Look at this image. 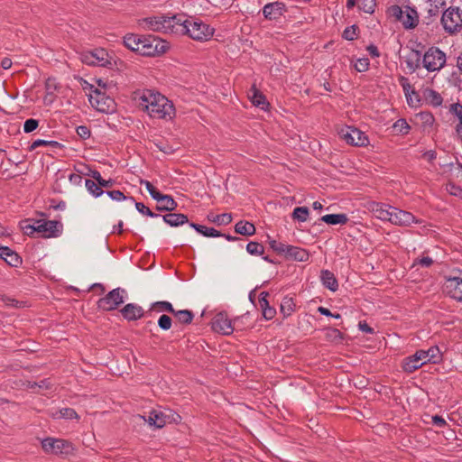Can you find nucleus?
I'll return each mask as SVG.
<instances>
[{"label": "nucleus", "instance_id": "f257e3e1", "mask_svg": "<svg viewBox=\"0 0 462 462\" xmlns=\"http://www.w3.org/2000/svg\"><path fill=\"white\" fill-rule=\"evenodd\" d=\"M134 100L152 118L170 120L175 115L172 102L154 90L143 89L137 92Z\"/></svg>", "mask_w": 462, "mask_h": 462}, {"label": "nucleus", "instance_id": "f03ea898", "mask_svg": "<svg viewBox=\"0 0 462 462\" xmlns=\"http://www.w3.org/2000/svg\"><path fill=\"white\" fill-rule=\"evenodd\" d=\"M175 36L187 35L194 41L207 42L214 34L215 29L201 20L177 14Z\"/></svg>", "mask_w": 462, "mask_h": 462}, {"label": "nucleus", "instance_id": "7ed1b4c3", "mask_svg": "<svg viewBox=\"0 0 462 462\" xmlns=\"http://www.w3.org/2000/svg\"><path fill=\"white\" fill-rule=\"evenodd\" d=\"M177 14L167 16L164 14L152 15L139 19L137 24L141 30L152 31L174 35Z\"/></svg>", "mask_w": 462, "mask_h": 462}, {"label": "nucleus", "instance_id": "20e7f679", "mask_svg": "<svg viewBox=\"0 0 462 462\" xmlns=\"http://www.w3.org/2000/svg\"><path fill=\"white\" fill-rule=\"evenodd\" d=\"M442 358L439 348L437 346H430L428 350H418L412 356L403 360L402 368L405 372L412 373L427 363H439Z\"/></svg>", "mask_w": 462, "mask_h": 462}, {"label": "nucleus", "instance_id": "39448f33", "mask_svg": "<svg viewBox=\"0 0 462 462\" xmlns=\"http://www.w3.org/2000/svg\"><path fill=\"white\" fill-rule=\"evenodd\" d=\"M389 17L402 23L405 29H413L419 23V14L415 8L409 5L401 7L393 5L386 11Z\"/></svg>", "mask_w": 462, "mask_h": 462}, {"label": "nucleus", "instance_id": "423d86ee", "mask_svg": "<svg viewBox=\"0 0 462 462\" xmlns=\"http://www.w3.org/2000/svg\"><path fill=\"white\" fill-rule=\"evenodd\" d=\"M441 25L449 35H456L462 32V9L457 6L447 8L441 16Z\"/></svg>", "mask_w": 462, "mask_h": 462}, {"label": "nucleus", "instance_id": "0eeeda50", "mask_svg": "<svg viewBox=\"0 0 462 462\" xmlns=\"http://www.w3.org/2000/svg\"><path fill=\"white\" fill-rule=\"evenodd\" d=\"M89 89L88 100L97 111L109 114L116 110L114 99L108 97L102 89L95 88L93 85H90Z\"/></svg>", "mask_w": 462, "mask_h": 462}, {"label": "nucleus", "instance_id": "6e6552de", "mask_svg": "<svg viewBox=\"0 0 462 462\" xmlns=\"http://www.w3.org/2000/svg\"><path fill=\"white\" fill-rule=\"evenodd\" d=\"M338 134L347 144L353 146H367L369 138L365 132H362L355 126H345L340 129Z\"/></svg>", "mask_w": 462, "mask_h": 462}, {"label": "nucleus", "instance_id": "1a4fd4ad", "mask_svg": "<svg viewBox=\"0 0 462 462\" xmlns=\"http://www.w3.org/2000/svg\"><path fill=\"white\" fill-rule=\"evenodd\" d=\"M141 55L155 56L164 53L169 45L167 42L154 36H143Z\"/></svg>", "mask_w": 462, "mask_h": 462}, {"label": "nucleus", "instance_id": "9d476101", "mask_svg": "<svg viewBox=\"0 0 462 462\" xmlns=\"http://www.w3.org/2000/svg\"><path fill=\"white\" fill-rule=\"evenodd\" d=\"M422 61L428 71H438L446 64V54L439 48L431 47L425 52Z\"/></svg>", "mask_w": 462, "mask_h": 462}, {"label": "nucleus", "instance_id": "9b49d317", "mask_svg": "<svg viewBox=\"0 0 462 462\" xmlns=\"http://www.w3.org/2000/svg\"><path fill=\"white\" fill-rule=\"evenodd\" d=\"M175 414L171 410H152L149 412L148 418L140 416L144 421L148 422L150 426L156 429L164 427L167 423L175 421Z\"/></svg>", "mask_w": 462, "mask_h": 462}, {"label": "nucleus", "instance_id": "f8f14e48", "mask_svg": "<svg viewBox=\"0 0 462 462\" xmlns=\"http://www.w3.org/2000/svg\"><path fill=\"white\" fill-rule=\"evenodd\" d=\"M80 60L87 65L99 67H106L110 63L107 51L102 48L81 52Z\"/></svg>", "mask_w": 462, "mask_h": 462}, {"label": "nucleus", "instance_id": "ddd939ff", "mask_svg": "<svg viewBox=\"0 0 462 462\" xmlns=\"http://www.w3.org/2000/svg\"><path fill=\"white\" fill-rule=\"evenodd\" d=\"M125 290L116 288L109 291L105 297L97 301V307L100 310L110 311L116 310L124 302Z\"/></svg>", "mask_w": 462, "mask_h": 462}, {"label": "nucleus", "instance_id": "4468645a", "mask_svg": "<svg viewBox=\"0 0 462 462\" xmlns=\"http://www.w3.org/2000/svg\"><path fill=\"white\" fill-rule=\"evenodd\" d=\"M42 447L45 452L55 455L69 454L72 450L70 443L61 439L46 438Z\"/></svg>", "mask_w": 462, "mask_h": 462}, {"label": "nucleus", "instance_id": "2eb2a0df", "mask_svg": "<svg viewBox=\"0 0 462 462\" xmlns=\"http://www.w3.org/2000/svg\"><path fill=\"white\" fill-rule=\"evenodd\" d=\"M389 222L394 226H410L412 224L420 223V221L416 218L412 213L395 207H392L391 219Z\"/></svg>", "mask_w": 462, "mask_h": 462}, {"label": "nucleus", "instance_id": "dca6fc26", "mask_svg": "<svg viewBox=\"0 0 462 462\" xmlns=\"http://www.w3.org/2000/svg\"><path fill=\"white\" fill-rule=\"evenodd\" d=\"M37 224L38 234L42 237H57L61 234L62 225L60 221L37 219Z\"/></svg>", "mask_w": 462, "mask_h": 462}, {"label": "nucleus", "instance_id": "f3484780", "mask_svg": "<svg viewBox=\"0 0 462 462\" xmlns=\"http://www.w3.org/2000/svg\"><path fill=\"white\" fill-rule=\"evenodd\" d=\"M212 328L214 331L223 335H230L234 330L232 321L225 312H219L215 315L212 320Z\"/></svg>", "mask_w": 462, "mask_h": 462}, {"label": "nucleus", "instance_id": "a211bd4d", "mask_svg": "<svg viewBox=\"0 0 462 462\" xmlns=\"http://www.w3.org/2000/svg\"><path fill=\"white\" fill-rule=\"evenodd\" d=\"M445 292L457 301H462V278L448 277L444 284Z\"/></svg>", "mask_w": 462, "mask_h": 462}, {"label": "nucleus", "instance_id": "6ab92c4d", "mask_svg": "<svg viewBox=\"0 0 462 462\" xmlns=\"http://www.w3.org/2000/svg\"><path fill=\"white\" fill-rule=\"evenodd\" d=\"M393 206L388 204L372 201L368 205V209L374 214V216L382 220L387 221L391 219V209Z\"/></svg>", "mask_w": 462, "mask_h": 462}, {"label": "nucleus", "instance_id": "aec40b11", "mask_svg": "<svg viewBox=\"0 0 462 462\" xmlns=\"http://www.w3.org/2000/svg\"><path fill=\"white\" fill-rule=\"evenodd\" d=\"M284 12L285 5L281 2L268 3L263 8V14L268 20H277L283 15Z\"/></svg>", "mask_w": 462, "mask_h": 462}, {"label": "nucleus", "instance_id": "412c9836", "mask_svg": "<svg viewBox=\"0 0 462 462\" xmlns=\"http://www.w3.org/2000/svg\"><path fill=\"white\" fill-rule=\"evenodd\" d=\"M121 313L125 319L133 321L141 319L144 311L141 306L135 303H128L121 310Z\"/></svg>", "mask_w": 462, "mask_h": 462}, {"label": "nucleus", "instance_id": "4be33fe9", "mask_svg": "<svg viewBox=\"0 0 462 462\" xmlns=\"http://www.w3.org/2000/svg\"><path fill=\"white\" fill-rule=\"evenodd\" d=\"M284 255L289 259L298 262H306L310 258V254L306 249L289 245Z\"/></svg>", "mask_w": 462, "mask_h": 462}, {"label": "nucleus", "instance_id": "5701e85b", "mask_svg": "<svg viewBox=\"0 0 462 462\" xmlns=\"http://www.w3.org/2000/svg\"><path fill=\"white\" fill-rule=\"evenodd\" d=\"M0 258L14 267H17L22 263L21 257L7 246L0 247Z\"/></svg>", "mask_w": 462, "mask_h": 462}, {"label": "nucleus", "instance_id": "b1692460", "mask_svg": "<svg viewBox=\"0 0 462 462\" xmlns=\"http://www.w3.org/2000/svg\"><path fill=\"white\" fill-rule=\"evenodd\" d=\"M156 201L158 202L157 209L159 211H173L178 207L177 202L170 195L161 194Z\"/></svg>", "mask_w": 462, "mask_h": 462}, {"label": "nucleus", "instance_id": "393cba45", "mask_svg": "<svg viewBox=\"0 0 462 462\" xmlns=\"http://www.w3.org/2000/svg\"><path fill=\"white\" fill-rule=\"evenodd\" d=\"M162 219L171 226H179L189 222L188 217L181 213H169L162 216Z\"/></svg>", "mask_w": 462, "mask_h": 462}, {"label": "nucleus", "instance_id": "a878e982", "mask_svg": "<svg viewBox=\"0 0 462 462\" xmlns=\"http://www.w3.org/2000/svg\"><path fill=\"white\" fill-rule=\"evenodd\" d=\"M320 279L324 287L331 291H336L338 288V282L333 273L328 270H323L320 274Z\"/></svg>", "mask_w": 462, "mask_h": 462}, {"label": "nucleus", "instance_id": "bb28decb", "mask_svg": "<svg viewBox=\"0 0 462 462\" xmlns=\"http://www.w3.org/2000/svg\"><path fill=\"white\" fill-rule=\"evenodd\" d=\"M142 40L143 36L136 34H127L124 37V43L129 50L141 54L140 49L142 48Z\"/></svg>", "mask_w": 462, "mask_h": 462}, {"label": "nucleus", "instance_id": "cd10ccee", "mask_svg": "<svg viewBox=\"0 0 462 462\" xmlns=\"http://www.w3.org/2000/svg\"><path fill=\"white\" fill-rule=\"evenodd\" d=\"M235 231L239 235L250 236L254 235L255 226L251 222L241 220L236 224Z\"/></svg>", "mask_w": 462, "mask_h": 462}, {"label": "nucleus", "instance_id": "c85d7f7f", "mask_svg": "<svg viewBox=\"0 0 462 462\" xmlns=\"http://www.w3.org/2000/svg\"><path fill=\"white\" fill-rule=\"evenodd\" d=\"M250 99L255 106L260 107L263 110H265L269 106L265 97L254 87L251 89Z\"/></svg>", "mask_w": 462, "mask_h": 462}, {"label": "nucleus", "instance_id": "c756f323", "mask_svg": "<svg viewBox=\"0 0 462 462\" xmlns=\"http://www.w3.org/2000/svg\"><path fill=\"white\" fill-rule=\"evenodd\" d=\"M190 227L194 228L198 233L207 237H219L222 234L213 227H208L196 223H190Z\"/></svg>", "mask_w": 462, "mask_h": 462}, {"label": "nucleus", "instance_id": "7c9ffc66", "mask_svg": "<svg viewBox=\"0 0 462 462\" xmlns=\"http://www.w3.org/2000/svg\"><path fill=\"white\" fill-rule=\"evenodd\" d=\"M321 220L328 225H344L348 221L346 214H328Z\"/></svg>", "mask_w": 462, "mask_h": 462}, {"label": "nucleus", "instance_id": "2f4dec72", "mask_svg": "<svg viewBox=\"0 0 462 462\" xmlns=\"http://www.w3.org/2000/svg\"><path fill=\"white\" fill-rule=\"evenodd\" d=\"M295 310V303L291 297H284L281 302L280 310L284 317H289Z\"/></svg>", "mask_w": 462, "mask_h": 462}, {"label": "nucleus", "instance_id": "473e14b6", "mask_svg": "<svg viewBox=\"0 0 462 462\" xmlns=\"http://www.w3.org/2000/svg\"><path fill=\"white\" fill-rule=\"evenodd\" d=\"M51 416L53 419H66V420H71V419H77L78 414L72 408H62L59 411H56L55 412L51 413Z\"/></svg>", "mask_w": 462, "mask_h": 462}, {"label": "nucleus", "instance_id": "72a5a7b5", "mask_svg": "<svg viewBox=\"0 0 462 462\" xmlns=\"http://www.w3.org/2000/svg\"><path fill=\"white\" fill-rule=\"evenodd\" d=\"M209 221L221 226V225H228L232 221V216L228 213L214 215L210 214L208 216Z\"/></svg>", "mask_w": 462, "mask_h": 462}, {"label": "nucleus", "instance_id": "f704fd0d", "mask_svg": "<svg viewBox=\"0 0 462 462\" xmlns=\"http://www.w3.org/2000/svg\"><path fill=\"white\" fill-rule=\"evenodd\" d=\"M426 100L434 106H439L442 104L443 98L439 93L433 89H427L425 91Z\"/></svg>", "mask_w": 462, "mask_h": 462}, {"label": "nucleus", "instance_id": "c9c22d12", "mask_svg": "<svg viewBox=\"0 0 462 462\" xmlns=\"http://www.w3.org/2000/svg\"><path fill=\"white\" fill-rule=\"evenodd\" d=\"M172 314L178 319L179 322L182 324H190L194 318L192 311L189 310H175Z\"/></svg>", "mask_w": 462, "mask_h": 462}, {"label": "nucleus", "instance_id": "e433bc0d", "mask_svg": "<svg viewBox=\"0 0 462 462\" xmlns=\"http://www.w3.org/2000/svg\"><path fill=\"white\" fill-rule=\"evenodd\" d=\"M429 10H428V14L430 15V16H436L439 14V10L443 7H445L446 5V1L445 0H429Z\"/></svg>", "mask_w": 462, "mask_h": 462}, {"label": "nucleus", "instance_id": "4c0bfd02", "mask_svg": "<svg viewBox=\"0 0 462 462\" xmlns=\"http://www.w3.org/2000/svg\"><path fill=\"white\" fill-rule=\"evenodd\" d=\"M37 219H27L23 221L22 229L27 236H32L34 233H38L39 227H37Z\"/></svg>", "mask_w": 462, "mask_h": 462}, {"label": "nucleus", "instance_id": "58836bf2", "mask_svg": "<svg viewBox=\"0 0 462 462\" xmlns=\"http://www.w3.org/2000/svg\"><path fill=\"white\" fill-rule=\"evenodd\" d=\"M420 54L419 51H413L411 53L406 60L407 67L415 71L420 66Z\"/></svg>", "mask_w": 462, "mask_h": 462}, {"label": "nucleus", "instance_id": "ea45409f", "mask_svg": "<svg viewBox=\"0 0 462 462\" xmlns=\"http://www.w3.org/2000/svg\"><path fill=\"white\" fill-rule=\"evenodd\" d=\"M89 175L97 182L98 186L102 188H109L112 187L114 184L113 180H104L97 171H91Z\"/></svg>", "mask_w": 462, "mask_h": 462}, {"label": "nucleus", "instance_id": "a19ab883", "mask_svg": "<svg viewBox=\"0 0 462 462\" xmlns=\"http://www.w3.org/2000/svg\"><path fill=\"white\" fill-rule=\"evenodd\" d=\"M309 217V208L307 207L295 208L292 212V218L300 222L307 221Z\"/></svg>", "mask_w": 462, "mask_h": 462}, {"label": "nucleus", "instance_id": "79ce46f5", "mask_svg": "<svg viewBox=\"0 0 462 462\" xmlns=\"http://www.w3.org/2000/svg\"><path fill=\"white\" fill-rule=\"evenodd\" d=\"M85 186L88 191L95 198L100 197L104 191L103 189L92 180H86Z\"/></svg>", "mask_w": 462, "mask_h": 462}, {"label": "nucleus", "instance_id": "37998d69", "mask_svg": "<svg viewBox=\"0 0 462 462\" xmlns=\"http://www.w3.org/2000/svg\"><path fill=\"white\" fill-rule=\"evenodd\" d=\"M358 8L366 14H373L375 9V0H357Z\"/></svg>", "mask_w": 462, "mask_h": 462}, {"label": "nucleus", "instance_id": "c03bdc74", "mask_svg": "<svg viewBox=\"0 0 462 462\" xmlns=\"http://www.w3.org/2000/svg\"><path fill=\"white\" fill-rule=\"evenodd\" d=\"M393 128L400 134H407L411 129V126L407 121L403 118L398 119L393 125Z\"/></svg>", "mask_w": 462, "mask_h": 462}, {"label": "nucleus", "instance_id": "a18cd8bd", "mask_svg": "<svg viewBox=\"0 0 462 462\" xmlns=\"http://www.w3.org/2000/svg\"><path fill=\"white\" fill-rule=\"evenodd\" d=\"M326 338L331 342H340L343 339V334L337 328H329L326 329Z\"/></svg>", "mask_w": 462, "mask_h": 462}, {"label": "nucleus", "instance_id": "49530a36", "mask_svg": "<svg viewBox=\"0 0 462 462\" xmlns=\"http://www.w3.org/2000/svg\"><path fill=\"white\" fill-rule=\"evenodd\" d=\"M152 309L155 310L156 311L162 312V311H168L171 313L175 312V310L172 307V304L169 301H156L152 303Z\"/></svg>", "mask_w": 462, "mask_h": 462}, {"label": "nucleus", "instance_id": "de8ad7c7", "mask_svg": "<svg viewBox=\"0 0 462 462\" xmlns=\"http://www.w3.org/2000/svg\"><path fill=\"white\" fill-rule=\"evenodd\" d=\"M246 251L252 255H261L264 252V247L257 242H249L246 245Z\"/></svg>", "mask_w": 462, "mask_h": 462}, {"label": "nucleus", "instance_id": "09e8293b", "mask_svg": "<svg viewBox=\"0 0 462 462\" xmlns=\"http://www.w3.org/2000/svg\"><path fill=\"white\" fill-rule=\"evenodd\" d=\"M40 146L58 147V146H60V143L56 141H47V140H42V139H37L32 143V144L30 146V150L33 151Z\"/></svg>", "mask_w": 462, "mask_h": 462}, {"label": "nucleus", "instance_id": "8fccbe9b", "mask_svg": "<svg viewBox=\"0 0 462 462\" xmlns=\"http://www.w3.org/2000/svg\"><path fill=\"white\" fill-rule=\"evenodd\" d=\"M135 208L138 212H140L143 215H146L150 217H160L159 214L153 213L149 208H147L143 203L142 202H135Z\"/></svg>", "mask_w": 462, "mask_h": 462}, {"label": "nucleus", "instance_id": "3c124183", "mask_svg": "<svg viewBox=\"0 0 462 462\" xmlns=\"http://www.w3.org/2000/svg\"><path fill=\"white\" fill-rule=\"evenodd\" d=\"M270 247L278 254H284L287 249L288 245H285L282 242L276 241L274 239L269 240Z\"/></svg>", "mask_w": 462, "mask_h": 462}, {"label": "nucleus", "instance_id": "603ef678", "mask_svg": "<svg viewBox=\"0 0 462 462\" xmlns=\"http://www.w3.org/2000/svg\"><path fill=\"white\" fill-rule=\"evenodd\" d=\"M140 184L141 185H144L147 191L149 192L150 196L154 199L156 200L159 196L162 194L161 192H159L156 188L153 187V185L148 181V180H140Z\"/></svg>", "mask_w": 462, "mask_h": 462}, {"label": "nucleus", "instance_id": "864d4df0", "mask_svg": "<svg viewBox=\"0 0 462 462\" xmlns=\"http://www.w3.org/2000/svg\"><path fill=\"white\" fill-rule=\"evenodd\" d=\"M106 194L110 197L111 199H113L115 201H122L125 199H129L132 202H134V199L133 197L127 198L120 190H109V191H106Z\"/></svg>", "mask_w": 462, "mask_h": 462}, {"label": "nucleus", "instance_id": "5fc2aeb1", "mask_svg": "<svg viewBox=\"0 0 462 462\" xmlns=\"http://www.w3.org/2000/svg\"><path fill=\"white\" fill-rule=\"evenodd\" d=\"M369 60L367 58L357 59L354 64V67L358 72H365L369 69Z\"/></svg>", "mask_w": 462, "mask_h": 462}, {"label": "nucleus", "instance_id": "6e6d98bb", "mask_svg": "<svg viewBox=\"0 0 462 462\" xmlns=\"http://www.w3.org/2000/svg\"><path fill=\"white\" fill-rule=\"evenodd\" d=\"M172 320L168 315H162L158 319V326L162 330H169L171 328Z\"/></svg>", "mask_w": 462, "mask_h": 462}, {"label": "nucleus", "instance_id": "4d7b16f0", "mask_svg": "<svg viewBox=\"0 0 462 462\" xmlns=\"http://www.w3.org/2000/svg\"><path fill=\"white\" fill-rule=\"evenodd\" d=\"M357 26L352 25L349 27H346L343 32V38L347 41H353L356 38V32H357Z\"/></svg>", "mask_w": 462, "mask_h": 462}, {"label": "nucleus", "instance_id": "13d9d810", "mask_svg": "<svg viewBox=\"0 0 462 462\" xmlns=\"http://www.w3.org/2000/svg\"><path fill=\"white\" fill-rule=\"evenodd\" d=\"M449 167H450V173H451L452 177L458 180L459 181H462V164L450 163Z\"/></svg>", "mask_w": 462, "mask_h": 462}, {"label": "nucleus", "instance_id": "bf43d9fd", "mask_svg": "<svg viewBox=\"0 0 462 462\" xmlns=\"http://www.w3.org/2000/svg\"><path fill=\"white\" fill-rule=\"evenodd\" d=\"M39 125V121L36 119H27L23 124V132L26 134L32 133L34 131Z\"/></svg>", "mask_w": 462, "mask_h": 462}, {"label": "nucleus", "instance_id": "052dcab7", "mask_svg": "<svg viewBox=\"0 0 462 462\" xmlns=\"http://www.w3.org/2000/svg\"><path fill=\"white\" fill-rule=\"evenodd\" d=\"M446 190L450 195L456 196V197L461 196V194H462V189L459 186H457L455 183H453V182H448L446 185Z\"/></svg>", "mask_w": 462, "mask_h": 462}, {"label": "nucleus", "instance_id": "680f3d73", "mask_svg": "<svg viewBox=\"0 0 462 462\" xmlns=\"http://www.w3.org/2000/svg\"><path fill=\"white\" fill-rule=\"evenodd\" d=\"M450 112L459 119L462 125V105L459 103L452 104L450 106Z\"/></svg>", "mask_w": 462, "mask_h": 462}, {"label": "nucleus", "instance_id": "e2e57ef3", "mask_svg": "<svg viewBox=\"0 0 462 462\" xmlns=\"http://www.w3.org/2000/svg\"><path fill=\"white\" fill-rule=\"evenodd\" d=\"M76 131H77L78 135L84 140L90 137V134H91L90 130L86 125L78 126Z\"/></svg>", "mask_w": 462, "mask_h": 462}, {"label": "nucleus", "instance_id": "0e129e2a", "mask_svg": "<svg viewBox=\"0 0 462 462\" xmlns=\"http://www.w3.org/2000/svg\"><path fill=\"white\" fill-rule=\"evenodd\" d=\"M263 316L265 319L270 320L274 318L276 310L270 305L262 309Z\"/></svg>", "mask_w": 462, "mask_h": 462}, {"label": "nucleus", "instance_id": "69168bd1", "mask_svg": "<svg viewBox=\"0 0 462 462\" xmlns=\"http://www.w3.org/2000/svg\"><path fill=\"white\" fill-rule=\"evenodd\" d=\"M433 263L432 258L429 256H424L420 259H416L413 263V265H420L422 267H430Z\"/></svg>", "mask_w": 462, "mask_h": 462}, {"label": "nucleus", "instance_id": "338daca9", "mask_svg": "<svg viewBox=\"0 0 462 462\" xmlns=\"http://www.w3.org/2000/svg\"><path fill=\"white\" fill-rule=\"evenodd\" d=\"M420 117L424 125H432L435 119L433 116L430 113H420Z\"/></svg>", "mask_w": 462, "mask_h": 462}, {"label": "nucleus", "instance_id": "774afa93", "mask_svg": "<svg viewBox=\"0 0 462 462\" xmlns=\"http://www.w3.org/2000/svg\"><path fill=\"white\" fill-rule=\"evenodd\" d=\"M431 420L432 423L437 427L443 428L447 425L446 420L439 415L432 416Z\"/></svg>", "mask_w": 462, "mask_h": 462}]
</instances>
